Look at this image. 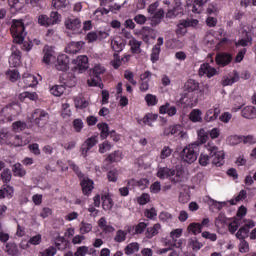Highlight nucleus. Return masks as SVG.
<instances>
[{
    "label": "nucleus",
    "mask_w": 256,
    "mask_h": 256,
    "mask_svg": "<svg viewBox=\"0 0 256 256\" xmlns=\"http://www.w3.org/2000/svg\"><path fill=\"white\" fill-rule=\"evenodd\" d=\"M187 27H189L187 25V21L186 20H182L177 25V30H176L177 35H185V33H187Z\"/></svg>",
    "instance_id": "obj_53"
},
{
    "label": "nucleus",
    "mask_w": 256,
    "mask_h": 256,
    "mask_svg": "<svg viewBox=\"0 0 256 256\" xmlns=\"http://www.w3.org/2000/svg\"><path fill=\"white\" fill-rule=\"evenodd\" d=\"M127 239V232L125 230H118L116 231V235L114 237L115 243H123Z\"/></svg>",
    "instance_id": "obj_47"
},
{
    "label": "nucleus",
    "mask_w": 256,
    "mask_h": 256,
    "mask_svg": "<svg viewBox=\"0 0 256 256\" xmlns=\"http://www.w3.org/2000/svg\"><path fill=\"white\" fill-rule=\"evenodd\" d=\"M129 45L132 53H141V45H142L141 41L135 38H132L129 41Z\"/></svg>",
    "instance_id": "obj_36"
},
{
    "label": "nucleus",
    "mask_w": 256,
    "mask_h": 256,
    "mask_svg": "<svg viewBox=\"0 0 256 256\" xmlns=\"http://www.w3.org/2000/svg\"><path fill=\"white\" fill-rule=\"evenodd\" d=\"M145 217L147 219H156L157 218V210L155 208L146 209L144 212Z\"/></svg>",
    "instance_id": "obj_63"
},
{
    "label": "nucleus",
    "mask_w": 256,
    "mask_h": 256,
    "mask_svg": "<svg viewBox=\"0 0 256 256\" xmlns=\"http://www.w3.org/2000/svg\"><path fill=\"white\" fill-rule=\"evenodd\" d=\"M227 223V216L225 214L220 213L218 217L215 219V227L218 229H221L222 227H225Z\"/></svg>",
    "instance_id": "obj_45"
},
{
    "label": "nucleus",
    "mask_w": 256,
    "mask_h": 256,
    "mask_svg": "<svg viewBox=\"0 0 256 256\" xmlns=\"http://www.w3.org/2000/svg\"><path fill=\"white\" fill-rule=\"evenodd\" d=\"M47 119H49V114L44 110L36 109L32 114V121H34L38 127H43L45 123H47Z\"/></svg>",
    "instance_id": "obj_10"
},
{
    "label": "nucleus",
    "mask_w": 256,
    "mask_h": 256,
    "mask_svg": "<svg viewBox=\"0 0 256 256\" xmlns=\"http://www.w3.org/2000/svg\"><path fill=\"white\" fill-rule=\"evenodd\" d=\"M148 225L149 224L145 222L138 223L136 226H134V233H136V235H141V233H143L145 229H147Z\"/></svg>",
    "instance_id": "obj_62"
},
{
    "label": "nucleus",
    "mask_w": 256,
    "mask_h": 256,
    "mask_svg": "<svg viewBox=\"0 0 256 256\" xmlns=\"http://www.w3.org/2000/svg\"><path fill=\"white\" fill-rule=\"evenodd\" d=\"M93 230V225L87 223V222H82L80 224V232L82 235H85L87 233H91V231Z\"/></svg>",
    "instance_id": "obj_59"
},
{
    "label": "nucleus",
    "mask_w": 256,
    "mask_h": 256,
    "mask_svg": "<svg viewBox=\"0 0 256 256\" xmlns=\"http://www.w3.org/2000/svg\"><path fill=\"white\" fill-rule=\"evenodd\" d=\"M144 99L148 107H155V105H157V103L159 102L157 96L153 94H147Z\"/></svg>",
    "instance_id": "obj_51"
},
{
    "label": "nucleus",
    "mask_w": 256,
    "mask_h": 256,
    "mask_svg": "<svg viewBox=\"0 0 256 256\" xmlns=\"http://www.w3.org/2000/svg\"><path fill=\"white\" fill-rule=\"evenodd\" d=\"M13 135L7 130L0 131V145H12Z\"/></svg>",
    "instance_id": "obj_23"
},
{
    "label": "nucleus",
    "mask_w": 256,
    "mask_h": 256,
    "mask_svg": "<svg viewBox=\"0 0 256 256\" xmlns=\"http://www.w3.org/2000/svg\"><path fill=\"white\" fill-rule=\"evenodd\" d=\"M60 21L61 15H59V12H51L50 17L45 14L38 16V23L41 27H51V25H57Z\"/></svg>",
    "instance_id": "obj_8"
},
{
    "label": "nucleus",
    "mask_w": 256,
    "mask_h": 256,
    "mask_svg": "<svg viewBox=\"0 0 256 256\" xmlns=\"http://www.w3.org/2000/svg\"><path fill=\"white\" fill-rule=\"evenodd\" d=\"M10 67H19L21 65V51L15 50V47H12V54L9 57Z\"/></svg>",
    "instance_id": "obj_18"
},
{
    "label": "nucleus",
    "mask_w": 256,
    "mask_h": 256,
    "mask_svg": "<svg viewBox=\"0 0 256 256\" xmlns=\"http://www.w3.org/2000/svg\"><path fill=\"white\" fill-rule=\"evenodd\" d=\"M85 43L83 41L79 42H70L66 47V53H69L70 55H75L79 53L84 47Z\"/></svg>",
    "instance_id": "obj_16"
},
{
    "label": "nucleus",
    "mask_w": 256,
    "mask_h": 256,
    "mask_svg": "<svg viewBox=\"0 0 256 256\" xmlns=\"http://www.w3.org/2000/svg\"><path fill=\"white\" fill-rule=\"evenodd\" d=\"M220 113L221 109L217 106H213V108H210L206 111L204 120L206 123H213V121H217Z\"/></svg>",
    "instance_id": "obj_15"
},
{
    "label": "nucleus",
    "mask_w": 256,
    "mask_h": 256,
    "mask_svg": "<svg viewBox=\"0 0 256 256\" xmlns=\"http://www.w3.org/2000/svg\"><path fill=\"white\" fill-rule=\"evenodd\" d=\"M216 65L219 67H227L231 61H233V56L227 52H220L215 57Z\"/></svg>",
    "instance_id": "obj_12"
},
{
    "label": "nucleus",
    "mask_w": 256,
    "mask_h": 256,
    "mask_svg": "<svg viewBox=\"0 0 256 256\" xmlns=\"http://www.w3.org/2000/svg\"><path fill=\"white\" fill-rule=\"evenodd\" d=\"M253 43V37L247 35L246 38L240 39L236 42V47H247Z\"/></svg>",
    "instance_id": "obj_52"
},
{
    "label": "nucleus",
    "mask_w": 256,
    "mask_h": 256,
    "mask_svg": "<svg viewBox=\"0 0 256 256\" xmlns=\"http://www.w3.org/2000/svg\"><path fill=\"white\" fill-rule=\"evenodd\" d=\"M237 81H239V72L234 71L233 74H229L222 78L221 85L223 87H228L229 85H233V83H237Z\"/></svg>",
    "instance_id": "obj_17"
},
{
    "label": "nucleus",
    "mask_w": 256,
    "mask_h": 256,
    "mask_svg": "<svg viewBox=\"0 0 256 256\" xmlns=\"http://www.w3.org/2000/svg\"><path fill=\"white\" fill-rule=\"evenodd\" d=\"M189 119L192 123H203V111L200 109H193L189 114Z\"/></svg>",
    "instance_id": "obj_25"
},
{
    "label": "nucleus",
    "mask_w": 256,
    "mask_h": 256,
    "mask_svg": "<svg viewBox=\"0 0 256 256\" xmlns=\"http://www.w3.org/2000/svg\"><path fill=\"white\" fill-rule=\"evenodd\" d=\"M208 205L210 207V211H215V209L217 211H221V209H223V207H226L227 202H219L213 198H210L208 201Z\"/></svg>",
    "instance_id": "obj_29"
},
{
    "label": "nucleus",
    "mask_w": 256,
    "mask_h": 256,
    "mask_svg": "<svg viewBox=\"0 0 256 256\" xmlns=\"http://www.w3.org/2000/svg\"><path fill=\"white\" fill-rule=\"evenodd\" d=\"M70 169H72L74 171V173H76V175L79 177V179L81 181L80 185L82 187V193L89 197V195H91V192L94 189L93 180H91L89 178H85L83 176V173L81 172V170H79V166L75 165V163H73V162H70Z\"/></svg>",
    "instance_id": "obj_7"
},
{
    "label": "nucleus",
    "mask_w": 256,
    "mask_h": 256,
    "mask_svg": "<svg viewBox=\"0 0 256 256\" xmlns=\"http://www.w3.org/2000/svg\"><path fill=\"white\" fill-rule=\"evenodd\" d=\"M102 207L104 211H111L113 209V199L107 195L102 196Z\"/></svg>",
    "instance_id": "obj_37"
},
{
    "label": "nucleus",
    "mask_w": 256,
    "mask_h": 256,
    "mask_svg": "<svg viewBox=\"0 0 256 256\" xmlns=\"http://www.w3.org/2000/svg\"><path fill=\"white\" fill-rule=\"evenodd\" d=\"M106 159L107 161H110V163H117L123 159V154L121 151H114L113 153L109 154Z\"/></svg>",
    "instance_id": "obj_44"
},
{
    "label": "nucleus",
    "mask_w": 256,
    "mask_h": 256,
    "mask_svg": "<svg viewBox=\"0 0 256 256\" xmlns=\"http://www.w3.org/2000/svg\"><path fill=\"white\" fill-rule=\"evenodd\" d=\"M159 231H161V225L156 223L153 227H148L146 230L147 239H153L156 235H159Z\"/></svg>",
    "instance_id": "obj_28"
},
{
    "label": "nucleus",
    "mask_w": 256,
    "mask_h": 256,
    "mask_svg": "<svg viewBox=\"0 0 256 256\" xmlns=\"http://www.w3.org/2000/svg\"><path fill=\"white\" fill-rule=\"evenodd\" d=\"M4 251L10 256H19V247L13 242L7 243Z\"/></svg>",
    "instance_id": "obj_27"
},
{
    "label": "nucleus",
    "mask_w": 256,
    "mask_h": 256,
    "mask_svg": "<svg viewBox=\"0 0 256 256\" xmlns=\"http://www.w3.org/2000/svg\"><path fill=\"white\" fill-rule=\"evenodd\" d=\"M50 93H52V95H54V97H61V95H63V93H65V85L61 84V85H55L50 89Z\"/></svg>",
    "instance_id": "obj_43"
},
{
    "label": "nucleus",
    "mask_w": 256,
    "mask_h": 256,
    "mask_svg": "<svg viewBox=\"0 0 256 256\" xmlns=\"http://www.w3.org/2000/svg\"><path fill=\"white\" fill-rule=\"evenodd\" d=\"M210 163L216 167H221L225 164V152L219 151V147L213 142H208L204 146V151L199 157V164L202 167H207Z\"/></svg>",
    "instance_id": "obj_1"
},
{
    "label": "nucleus",
    "mask_w": 256,
    "mask_h": 256,
    "mask_svg": "<svg viewBox=\"0 0 256 256\" xmlns=\"http://www.w3.org/2000/svg\"><path fill=\"white\" fill-rule=\"evenodd\" d=\"M241 115L244 119H256V108L255 106H246L242 108Z\"/></svg>",
    "instance_id": "obj_22"
},
{
    "label": "nucleus",
    "mask_w": 256,
    "mask_h": 256,
    "mask_svg": "<svg viewBox=\"0 0 256 256\" xmlns=\"http://www.w3.org/2000/svg\"><path fill=\"white\" fill-rule=\"evenodd\" d=\"M124 78L131 83V85H137V80H135V74L129 70H125Z\"/></svg>",
    "instance_id": "obj_60"
},
{
    "label": "nucleus",
    "mask_w": 256,
    "mask_h": 256,
    "mask_svg": "<svg viewBox=\"0 0 256 256\" xmlns=\"http://www.w3.org/2000/svg\"><path fill=\"white\" fill-rule=\"evenodd\" d=\"M199 75L200 77H208V79H211V77L217 75V69L212 67L209 63H204L201 64L199 68Z\"/></svg>",
    "instance_id": "obj_13"
},
{
    "label": "nucleus",
    "mask_w": 256,
    "mask_h": 256,
    "mask_svg": "<svg viewBox=\"0 0 256 256\" xmlns=\"http://www.w3.org/2000/svg\"><path fill=\"white\" fill-rule=\"evenodd\" d=\"M232 139H238L239 141H242L244 145H255L256 143V137L253 135H247V136L234 135Z\"/></svg>",
    "instance_id": "obj_26"
},
{
    "label": "nucleus",
    "mask_w": 256,
    "mask_h": 256,
    "mask_svg": "<svg viewBox=\"0 0 256 256\" xmlns=\"http://www.w3.org/2000/svg\"><path fill=\"white\" fill-rule=\"evenodd\" d=\"M249 235V228H244L241 227L237 233H236V238L240 239V241H245V238Z\"/></svg>",
    "instance_id": "obj_54"
},
{
    "label": "nucleus",
    "mask_w": 256,
    "mask_h": 256,
    "mask_svg": "<svg viewBox=\"0 0 256 256\" xmlns=\"http://www.w3.org/2000/svg\"><path fill=\"white\" fill-rule=\"evenodd\" d=\"M66 29L73 31V33H79V29H81V20L79 18H72L66 20Z\"/></svg>",
    "instance_id": "obj_20"
},
{
    "label": "nucleus",
    "mask_w": 256,
    "mask_h": 256,
    "mask_svg": "<svg viewBox=\"0 0 256 256\" xmlns=\"http://www.w3.org/2000/svg\"><path fill=\"white\" fill-rule=\"evenodd\" d=\"M55 67L57 71H65V55L64 54L58 55Z\"/></svg>",
    "instance_id": "obj_50"
},
{
    "label": "nucleus",
    "mask_w": 256,
    "mask_h": 256,
    "mask_svg": "<svg viewBox=\"0 0 256 256\" xmlns=\"http://www.w3.org/2000/svg\"><path fill=\"white\" fill-rule=\"evenodd\" d=\"M10 31L14 43L21 44L25 41L27 32L25 31V23H23V20H13Z\"/></svg>",
    "instance_id": "obj_5"
},
{
    "label": "nucleus",
    "mask_w": 256,
    "mask_h": 256,
    "mask_svg": "<svg viewBox=\"0 0 256 256\" xmlns=\"http://www.w3.org/2000/svg\"><path fill=\"white\" fill-rule=\"evenodd\" d=\"M40 256H55L57 255V248L50 246L39 253Z\"/></svg>",
    "instance_id": "obj_56"
},
{
    "label": "nucleus",
    "mask_w": 256,
    "mask_h": 256,
    "mask_svg": "<svg viewBox=\"0 0 256 256\" xmlns=\"http://www.w3.org/2000/svg\"><path fill=\"white\" fill-rule=\"evenodd\" d=\"M27 140H23V138L19 135H13L12 144L13 147H23L27 145Z\"/></svg>",
    "instance_id": "obj_48"
},
{
    "label": "nucleus",
    "mask_w": 256,
    "mask_h": 256,
    "mask_svg": "<svg viewBox=\"0 0 256 256\" xmlns=\"http://www.w3.org/2000/svg\"><path fill=\"white\" fill-rule=\"evenodd\" d=\"M76 109H87L89 107V101L85 100L81 96L74 99Z\"/></svg>",
    "instance_id": "obj_39"
},
{
    "label": "nucleus",
    "mask_w": 256,
    "mask_h": 256,
    "mask_svg": "<svg viewBox=\"0 0 256 256\" xmlns=\"http://www.w3.org/2000/svg\"><path fill=\"white\" fill-rule=\"evenodd\" d=\"M197 135L198 141H196V143H198V145H203L209 141V132L205 131L204 128L198 130Z\"/></svg>",
    "instance_id": "obj_31"
},
{
    "label": "nucleus",
    "mask_w": 256,
    "mask_h": 256,
    "mask_svg": "<svg viewBox=\"0 0 256 256\" xmlns=\"http://www.w3.org/2000/svg\"><path fill=\"white\" fill-rule=\"evenodd\" d=\"M141 36H142V41L149 45L151 43V39H157V34L153 30V28L149 26H144L141 29Z\"/></svg>",
    "instance_id": "obj_14"
},
{
    "label": "nucleus",
    "mask_w": 256,
    "mask_h": 256,
    "mask_svg": "<svg viewBox=\"0 0 256 256\" xmlns=\"http://www.w3.org/2000/svg\"><path fill=\"white\" fill-rule=\"evenodd\" d=\"M159 55H161V48L157 46H153L151 52V61L152 63H157L159 61Z\"/></svg>",
    "instance_id": "obj_55"
},
{
    "label": "nucleus",
    "mask_w": 256,
    "mask_h": 256,
    "mask_svg": "<svg viewBox=\"0 0 256 256\" xmlns=\"http://www.w3.org/2000/svg\"><path fill=\"white\" fill-rule=\"evenodd\" d=\"M159 113L161 115H169V117H173L174 115H177V107L171 106V104L167 102L165 105L160 106Z\"/></svg>",
    "instance_id": "obj_21"
},
{
    "label": "nucleus",
    "mask_w": 256,
    "mask_h": 256,
    "mask_svg": "<svg viewBox=\"0 0 256 256\" xmlns=\"http://www.w3.org/2000/svg\"><path fill=\"white\" fill-rule=\"evenodd\" d=\"M12 171L15 175V177H25L27 175V171L25 168H23V165L21 163H16L12 167Z\"/></svg>",
    "instance_id": "obj_33"
},
{
    "label": "nucleus",
    "mask_w": 256,
    "mask_h": 256,
    "mask_svg": "<svg viewBox=\"0 0 256 256\" xmlns=\"http://www.w3.org/2000/svg\"><path fill=\"white\" fill-rule=\"evenodd\" d=\"M98 141L97 136H92L83 142L80 148L83 157H87V155H89V151L97 145Z\"/></svg>",
    "instance_id": "obj_11"
},
{
    "label": "nucleus",
    "mask_w": 256,
    "mask_h": 256,
    "mask_svg": "<svg viewBox=\"0 0 256 256\" xmlns=\"http://www.w3.org/2000/svg\"><path fill=\"white\" fill-rule=\"evenodd\" d=\"M159 219L163 223H169V221L173 220V215L169 212L163 211L159 214Z\"/></svg>",
    "instance_id": "obj_61"
},
{
    "label": "nucleus",
    "mask_w": 256,
    "mask_h": 256,
    "mask_svg": "<svg viewBox=\"0 0 256 256\" xmlns=\"http://www.w3.org/2000/svg\"><path fill=\"white\" fill-rule=\"evenodd\" d=\"M159 115L148 113L142 119L138 120L139 125H148V127H153V123L157 121Z\"/></svg>",
    "instance_id": "obj_19"
},
{
    "label": "nucleus",
    "mask_w": 256,
    "mask_h": 256,
    "mask_svg": "<svg viewBox=\"0 0 256 256\" xmlns=\"http://www.w3.org/2000/svg\"><path fill=\"white\" fill-rule=\"evenodd\" d=\"M157 177L159 179H170L172 183H181V181H183V170L160 167L157 171Z\"/></svg>",
    "instance_id": "obj_4"
},
{
    "label": "nucleus",
    "mask_w": 256,
    "mask_h": 256,
    "mask_svg": "<svg viewBox=\"0 0 256 256\" xmlns=\"http://www.w3.org/2000/svg\"><path fill=\"white\" fill-rule=\"evenodd\" d=\"M125 255H133V253H137L139 251V243L137 242H132L128 244L125 249Z\"/></svg>",
    "instance_id": "obj_41"
},
{
    "label": "nucleus",
    "mask_w": 256,
    "mask_h": 256,
    "mask_svg": "<svg viewBox=\"0 0 256 256\" xmlns=\"http://www.w3.org/2000/svg\"><path fill=\"white\" fill-rule=\"evenodd\" d=\"M199 151H200L199 142H194L187 145L183 149V151L180 153V157L185 163H189V164L195 163V161H197Z\"/></svg>",
    "instance_id": "obj_6"
},
{
    "label": "nucleus",
    "mask_w": 256,
    "mask_h": 256,
    "mask_svg": "<svg viewBox=\"0 0 256 256\" xmlns=\"http://www.w3.org/2000/svg\"><path fill=\"white\" fill-rule=\"evenodd\" d=\"M97 127L100 131L101 139H107L109 137V125L107 123H99Z\"/></svg>",
    "instance_id": "obj_38"
},
{
    "label": "nucleus",
    "mask_w": 256,
    "mask_h": 256,
    "mask_svg": "<svg viewBox=\"0 0 256 256\" xmlns=\"http://www.w3.org/2000/svg\"><path fill=\"white\" fill-rule=\"evenodd\" d=\"M111 47L115 53L119 54L125 49V41L121 39L112 40Z\"/></svg>",
    "instance_id": "obj_32"
},
{
    "label": "nucleus",
    "mask_w": 256,
    "mask_h": 256,
    "mask_svg": "<svg viewBox=\"0 0 256 256\" xmlns=\"http://www.w3.org/2000/svg\"><path fill=\"white\" fill-rule=\"evenodd\" d=\"M203 231L200 223L193 222L188 225V233H192V235H199Z\"/></svg>",
    "instance_id": "obj_42"
},
{
    "label": "nucleus",
    "mask_w": 256,
    "mask_h": 256,
    "mask_svg": "<svg viewBox=\"0 0 256 256\" xmlns=\"http://www.w3.org/2000/svg\"><path fill=\"white\" fill-rule=\"evenodd\" d=\"M22 79L25 87H35L39 83L37 77L29 73H24Z\"/></svg>",
    "instance_id": "obj_24"
},
{
    "label": "nucleus",
    "mask_w": 256,
    "mask_h": 256,
    "mask_svg": "<svg viewBox=\"0 0 256 256\" xmlns=\"http://www.w3.org/2000/svg\"><path fill=\"white\" fill-rule=\"evenodd\" d=\"M203 95H205V86L201 85L197 80L189 79L184 85L180 103H182V105H191L193 101H197V99L203 97Z\"/></svg>",
    "instance_id": "obj_2"
},
{
    "label": "nucleus",
    "mask_w": 256,
    "mask_h": 256,
    "mask_svg": "<svg viewBox=\"0 0 256 256\" xmlns=\"http://www.w3.org/2000/svg\"><path fill=\"white\" fill-rule=\"evenodd\" d=\"M112 147L113 145H111L109 141H105L104 143L100 144L99 153H107V151H109Z\"/></svg>",
    "instance_id": "obj_64"
},
{
    "label": "nucleus",
    "mask_w": 256,
    "mask_h": 256,
    "mask_svg": "<svg viewBox=\"0 0 256 256\" xmlns=\"http://www.w3.org/2000/svg\"><path fill=\"white\" fill-rule=\"evenodd\" d=\"M11 170L8 168H5L2 172H1V179L3 181V183H10L11 182Z\"/></svg>",
    "instance_id": "obj_57"
},
{
    "label": "nucleus",
    "mask_w": 256,
    "mask_h": 256,
    "mask_svg": "<svg viewBox=\"0 0 256 256\" xmlns=\"http://www.w3.org/2000/svg\"><path fill=\"white\" fill-rule=\"evenodd\" d=\"M113 57H114V59L111 60L110 64L115 69H119V67H121V65H123V61L121 60V56H119V54H117V53H114Z\"/></svg>",
    "instance_id": "obj_58"
},
{
    "label": "nucleus",
    "mask_w": 256,
    "mask_h": 256,
    "mask_svg": "<svg viewBox=\"0 0 256 256\" xmlns=\"http://www.w3.org/2000/svg\"><path fill=\"white\" fill-rule=\"evenodd\" d=\"M11 111V107H5L0 112V122L2 123H11L13 121V117L9 113Z\"/></svg>",
    "instance_id": "obj_30"
},
{
    "label": "nucleus",
    "mask_w": 256,
    "mask_h": 256,
    "mask_svg": "<svg viewBox=\"0 0 256 256\" xmlns=\"http://www.w3.org/2000/svg\"><path fill=\"white\" fill-rule=\"evenodd\" d=\"M166 137H178L179 139H187V132L180 124H175L164 129Z\"/></svg>",
    "instance_id": "obj_9"
},
{
    "label": "nucleus",
    "mask_w": 256,
    "mask_h": 256,
    "mask_svg": "<svg viewBox=\"0 0 256 256\" xmlns=\"http://www.w3.org/2000/svg\"><path fill=\"white\" fill-rule=\"evenodd\" d=\"M206 3H209V0H194V4L191 6L192 13H201L203 5H205Z\"/></svg>",
    "instance_id": "obj_34"
},
{
    "label": "nucleus",
    "mask_w": 256,
    "mask_h": 256,
    "mask_svg": "<svg viewBox=\"0 0 256 256\" xmlns=\"http://www.w3.org/2000/svg\"><path fill=\"white\" fill-rule=\"evenodd\" d=\"M87 253H89V247L87 246H79L75 253L73 254V252H67L65 254V256H86Z\"/></svg>",
    "instance_id": "obj_35"
},
{
    "label": "nucleus",
    "mask_w": 256,
    "mask_h": 256,
    "mask_svg": "<svg viewBox=\"0 0 256 256\" xmlns=\"http://www.w3.org/2000/svg\"><path fill=\"white\" fill-rule=\"evenodd\" d=\"M73 73H68V79L66 81V87H75L77 85V79L75 78V73H83L89 69V58L86 55L78 56L76 59L72 60Z\"/></svg>",
    "instance_id": "obj_3"
},
{
    "label": "nucleus",
    "mask_w": 256,
    "mask_h": 256,
    "mask_svg": "<svg viewBox=\"0 0 256 256\" xmlns=\"http://www.w3.org/2000/svg\"><path fill=\"white\" fill-rule=\"evenodd\" d=\"M173 155V148L169 146H164L160 151V159L161 161H165V159H169Z\"/></svg>",
    "instance_id": "obj_40"
},
{
    "label": "nucleus",
    "mask_w": 256,
    "mask_h": 256,
    "mask_svg": "<svg viewBox=\"0 0 256 256\" xmlns=\"http://www.w3.org/2000/svg\"><path fill=\"white\" fill-rule=\"evenodd\" d=\"M89 87H99V89H103V82H101V78L99 76H95L88 80Z\"/></svg>",
    "instance_id": "obj_49"
},
{
    "label": "nucleus",
    "mask_w": 256,
    "mask_h": 256,
    "mask_svg": "<svg viewBox=\"0 0 256 256\" xmlns=\"http://www.w3.org/2000/svg\"><path fill=\"white\" fill-rule=\"evenodd\" d=\"M6 75L12 83H15V81H18L19 78L21 77L17 69L6 71Z\"/></svg>",
    "instance_id": "obj_46"
}]
</instances>
